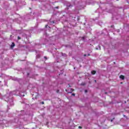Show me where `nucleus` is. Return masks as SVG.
<instances>
[{"label":"nucleus","instance_id":"obj_2","mask_svg":"<svg viewBox=\"0 0 129 129\" xmlns=\"http://www.w3.org/2000/svg\"><path fill=\"white\" fill-rule=\"evenodd\" d=\"M15 46H16V45L15 44V43L13 42L11 45V48L12 49H13V48H14V47H15Z\"/></svg>","mask_w":129,"mask_h":129},{"label":"nucleus","instance_id":"obj_5","mask_svg":"<svg viewBox=\"0 0 129 129\" xmlns=\"http://www.w3.org/2000/svg\"><path fill=\"white\" fill-rule=\"evenodd\" d=\"M18 40H21V37H20V36L18 37Z\"/></svg>","mask_w":129,"mask_h":129},{"label":"nucleus","instance_id":"obj_1","mask_svg":"<svg viewBox=\"0 0 129 129\" xmlns=\"http://www.w3.org/2000/svg\"><path fill=\"white\" fill-rule=\"evenodd\" d=\"M119 78H120V79H122V80H123V79H124V76L121 75L119 76Z\"/></svg>","mask_w":129,"mask_h":129},{"label":"nucleus","instance_id":"obj_4","mask_svg":"<svg viewBox=\"0 0 129 129\" xmlns=\"http://www.w3.org/2000/svg\"><path fill=\"white\" fill-rule=\"evenodd\" d=\"M73 91H74V89H71V92L70 93H72V92H73Z\"/></svg>","mask_w":129,"mask_h":129},{"label":"nucleus","instance_id":"obj_18","mask_svg":"<svg viewBox=\"0 0 129 129\" xmlns=\"http://www.w3.org/2000/svg\"><path fill=\"white\" fill-rule=\"evenodd\" d=\"M95 82H96V80H95Z\"/></svg>","mask_w":129,"mask_h":129},{"label":"nucleus","instance_id":"obj_6","mask_svg":"<svg viewBox=\"0 0 129 129\" xmlns=\"http://www.w3.org/2000/svg\"><path fill=\"white\" fill-rule=\"evenodd\" d=\"M82 39L83 40H85V37H82Z\"/></svg>","mask_w":129,"mask_h":129},{"label":"nucleus","instance_id":"obj_12","mask_svg":"<svg viewBox=\"0 0 129 129\" xmlns=\"http://www.w3.org/2000/svg\"><path fill=\"white\" fill-rule=\"evenodd\" d=\"M85 92H86V93L87 92V90H85Z\"/></svg>","mask_w":129,"mask_h":129},{"label":"nucleus","instance_id":"obj_3","mask_svg":"<svg viewBox=\"0 0 129 129\" xmlns=\"http://www.w3.org/2000/svg\"><path fill=\"white\" fill-rule=\"evenodd\" d=\"M91 73L93 75H94L95 74V73H96V71H91Z\"/></svg>","mask_w":129,"mask_h":129},{"label":"nucleus","instance_id":"obj_13","mask_svg":"<svg viewBox=\"0 0 129 129\" xmlns=\"http://www.w3.org/2000/svg\"><path fill=\"white\" fill-rule=\"evenodd\" d=\"M48 27V25H45V28H47Z\"/></svg>","mask_w":129,"mask_h":129},{"label":"nucleus","instance_id":"obj_14","mask_svg":"<svg viewBox=\"0 0 129 129\" xmlns=\"http://www.w3.org/2000/svg\"><path fill=\"white\" fill-rule=\"evenodd\" d=\"M84 57H86L87 55H86V54H84Z\"/></svg>","mask_w":129,"mask_h":129},{"label":"nucleus","instance_id":"obj_20","mask_svg":"<svg viewBox=\"0 0 129 129\" xmlns=\"http://www.w3.org/2000/svg\"><path fill=\"white\" fill-rule=\"evenodd\" d=\"M28 75H29V74H28Z\"/></svg>","mask_w":129,"mask_h":129},{"label":"nucleus","instance_id":"obj_19","mask_svg":"<svg viewBox=\"0 0 129 129\" xmlns=\"http://www.w3.org/2000/svg\"><path fill=\"white\" fill-rule=\"evenodd\" d=\"M111 121H112V119L111 120Z\"/></svg>","mask_w":129,"mask_h":129},{"label":"nucleus","instance_id":"obj_9","mask_svg":"<svg viewBox=\"0 0 129 129\" xmlns=\"http://www.w3.org/2000/svg\"><path fill=\"white\" fill-rule=\"evenodd\" d=\"M59 91H60L59 90H57V91H56V92H57V93H59Z\"/></svg>","mask_w":129,"mask_h":129},{"label":"nucleus","instance_id":"obj_8","mask_svg":"<svg viewBox=\"0 0 129 129\" xmlns=\"http://www.w3.org/2000/svg\"><path fill=\"white\" fill-rule=\"evenodd\" d=\"M123 116H124V117H126V118H127V117H126V116L125 115H123Z\"/></svg>","mask_w":129,"mask_h":129},{"label":"nucleus","instance_id":"obj_17","mask_svg":"<svg viewBox=\"0 0 129 129\" xmlns=\"http://www.w3.org/2000/svg\"><path fill=\"white\" fill-rule=\"evenodd\" d=\"M59 7H55L56 9H58Z\"/></svg>","mask_w":129,"mask_h":129},{"label":"nucleus","instance_id":"obj_10","mask_svg":"<svg viewBox=\"0 0 129 129\" xmlns=\"http://www.w3.org/2000/svg\"><path fill=\"white\" fill-rule=\"evenodd\" d=\"M72 95H73V96H75V94L73 93V94H72Z\"/></svg>","mask_w":129,"mask_h":129},{"label":"nucleus","instance_id":"obj_16","mask_svg":"<svg viewBox=\"0 0 129 129\" xmlns=\"http://www.w3.org/2000/svg\"><path fill=\"white\" fill-rule=\"evenodd\" d=\"M44 58H45V59H47V57L44 56Z\"/></svg>","mask_w":129,"mask_h":129},{"label":"nucleus","instance_id":"obj_15","mask_svg":"<svg viewBox=\"0 0 129 129\" xmlns=\"http://www.w3.org/2000/svg\"><path fill=\"white\" fill-rule=\"evenodd\" d=\"M88 56H90V54L88 53Z\"/></svg>","mask_w":129,"mask_h":129},{"label":"nucleus","instance_id":"obj_7","mask_svg":"<svg viewBox=\"0 0 129 129\" xmlns=\"http://www.w3.org/2000/svg\"><path fill=\"white\" fill-rule=\"evenodd\" d=\"M41 104H45V102H44V101H42L41 102Z\"/></svg>","mask_w":129,"mask_h":129},{"label":"nucleus","instance_id":"obj_11","mask_svg":"<svg viewBox=\"0 0 129 129\" xmlns=\"http://www.w3.org/2000/svg\"><path fill=\"white\" fill-rule=\"evenodd\" d=\"M79 128H82V126H79Z\"/></svg>","mask_w":129,"mask_h":129}]
</instances>
